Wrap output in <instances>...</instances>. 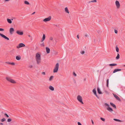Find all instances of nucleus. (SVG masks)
Returning <instances> with one entry per match:
<instances>
[{
    "label": "nucleus",
    "instance_id": "nucleus-10",
    "mask_svg": "<svg viewBox=\"0 0 125 125\" xmlns=\"http://www.w3.org/2000/svg\"><path fill=\"white\" fill-rule=\"evenodd\" d=\"M0 35L3 38L7 39V40H9V38L6 37L5 35L2 34L0 33Z\"/></svg>",
    "mask_w": 125,
    "mask_h": 125
},
{
    "label": "nucleus",
    "instance_id": "nucleus-22",
    "mask_svg": "<svg viewBox=\"0 0 125 125\" xmlns=\"http://www.w3.org/2000/svg\"><path fill=\"white\" fill-rule=\"evenodd\" d=\"M53 77H54V76H51L50 77L49 79V81H51L53 80Z\"/></svg>",
    "mask_w": 125,
    "mask_h": 125
},
{
    "label": "nucleus",
    "instance_id": "nucleus-1",
    "mask_svg": "<svg viewBox=\"0 0 125 125\" xmlns=\"http://www.w3.org/2000/svg\"><path fill=\"white\" fill-rule=\"evenodd\" d=\"M35 60L37 64L39 65L41 62V54L39 53H37L35 55Z\"/></svg>",
    "mask_w": 125,
    "mask_h": 125
},
{
    "label": "nucleus",
    "instance_id": "nucleus-38",
    "mask_svg": "<svg viewBox=\"0 0 125 125\" xmlns=\"http://www.w3.org/2000/svg\"><path fill=\"white\" fill-rule=\"evenodd\" d=\"M42 74L44 75H45L46 74L44 72H42Z\"/></svg>",
    "mask_w": 125,
    "mask_h": 125
},
{
    "label": "nucleus",
    "instance_id": "nucleus-3",
    "mask_svg": "<svg viewBox=\"0 0 125 125\" xmlns=\"http://www.w3.org/2000/svg\"><path fill=\"white\" fill-rule=\"evenodd\" d=\"M6 79L8 81L10 82L11 83L16 84L17 83L15 81L10 77H6Z\"/></svg>",
    "mask_w": 125,
    "mask_h": 125
},
{
    "label": "nucleus",
    "instance_id": "nucleus-25",
    "mask_svg": "<svg viewBox=\"0 0 125 125\" xmlns=\"http://www.w3.org/2000/svg\"><path fill=\"white\" fill-rule=\"evenodd\" d=\"M117 65V64L115 63L111 64H109V65L110 66H115Z\"/></svg>",
    "mask_w": 125,
    "mask_h": 125
},
{
    "label": "nucleus",
    "instance_id": "nucleus-4",
    "mask_svg": "<svg viewBox=\"0 0 125 125\" xmlns=\"http://www.w3.org/2000/svg\"><path fill=\"white\" fill-rule=\"evenodd\" d=\"M104 105L106 107L107 110L109 112H112L113 111V109L109 107V104L106 103H105L104 104Z\"/></svg>",
    "mask_w": 125,
    "mask_h": 125
},
{
    "label": "nucleus",
    "instance_id": "nucleus-34",
    "mask_svg": "<svg viewBox=\"0 0 125 125\" xmlns=\"http://www.w3.org/2000/svg\"><path fill=\"white\" fill-rule=\"evenodd\" d=\"M108 83H109V79H108L107 80V86L108 87Z\"/></svg>",
    "mask_w": 125,
    "mask_h": 125
},
{
    "label": "nucleus",
    "instance_id": "nucleus-32",
    "mask_svg": "<svg viewBox=\"0 0 125 125\" xmlns=\"http://www.w3.org/2000/svg\"><path fill=\"white\" fill-rule=\"evenodd\" d=\"M100 119H101V120H102V121L104 122L105 121V119L102 117H101Z\"/></svg>",
    "mask_w": 125,
    "mask_h": 125
},
{
    "label": "nucleus",
    "instance_id": "nucleus-46",
    "mask_svg": "<svg viewBox=\"0 0 125 125\" xmlns=\"http://www.w3.org/2000/svg\"><path fill=\"white\" fill-rule=\"evenodd\" d=\"M73 75L74 76H76V74H75V73H74V72H73Z\"/></svg>",
    "mask_w": 125,
    "mask_h": 125
},
{
    "label": "nucleus",
    "instance_id": "nucleus-39",
    "mask_svg": "<svg viewBox=\"0 0 125 125\" xmlns=\"http://www.w3.org/2000/svg\"><path fill=\"white\" fill-rule=\"evenodd\" d=\"M29 67L30 68H31L33 67V66L32 65H30Z\"/></svg>",
    "mask_w": 125,
    "mask_h": 125
},
{
    "label": "nucleus",
    "instance_id": "nucleus-19",
    "mask_svg": "<svg viewBox=\"0 0 125 125\" xmlns=\"http://www.w3.org/2000/svg\"><path fill=\"white\" fill-rule=\"evenodd\" d=\"M121 70V69H115L113 72V73H114L118 71H120Z\"/></svg>",
    "mask_w": 125,
    "mask_h": 125
},
{
    "label": "nucleus",
    "instance_id": "nucleus-27",
    "mask_svg": "<svg viewBox=\"0 0 125 125\" xmlns=\"http://www.w3.org/2000/svg\"><path fill=\"white\" fill-rule=\"evenodd\" d=\"M110 104L113 107L115 108H116V106L115 104H114L112 103H110Z\"/></svg>",
    "mask_w": 125,
    "mask_h": 125
},
{
    "label": "nucleus",
    "instance_id": "nucleus-48",
    "mask_svg": "<svg viewBox=\"0 0 125 125\" xmlns=\"http://www.w3.org/2000/svg\"><path fill=\"white\" fill-rule=\"evenodd\" d=\"M77 37L78 39H79V36L78 35H77Z\"/></svg>",
    "mask_w": 125,
    "mask_h": 125
},
{
    "label": "nucleus",
    "instance_id": "nucleus-20",
    "mask_svg": "<svg viewBox=\"0 0 125 125\" xmlns=\"http://www.w3.org/2000/svg\"><path fill=\"white\" fill-rule=\"evenodd\" d=\"M6 63L9 64H11L12 65H14L15 64V63L14 62H6Z\"/></svg>",
    "mask_w": 125,
    "mask_h": 125
},
{
    "label": "nucleus",
    "instance_id": "nucleus-13",
    "mask_svg": "<svg viewBox=\"0 0 125 125\" xmlns=\"http://www.w3.org/2000/svg\"><path fill=\"white\" fill-rule=\"evenodd\" d=\"M64 11L65 12L68 14L69 13V11L68 8L67 7H66L64 8Z\"/></svg>",
    "mask_w": 125,
    "mask_h": 125
},
{
    "label": "nucleus",
    "instance_id": "nucleus-2",
    "mask_svg": "<svg viewBox=\"0 0 125 125\" xmlns=\"http://www.w3.org/2000/svg\"><path fill=\"white\" fill-rule=\"evenodd\" d=\"M59 64L58 63H57L55 65L53 69V72L54 73H57L59 70Z\"/></svg>",
    "mask_w": 125,
    "mask_h": 125
},
{
    "label": "nucleus",
    "instance_id": "nucleus-43",
    "mask_svg": "<svg viewBox=\"0 0 125 125\" xmlns=\"http://www.w3.org/2000/svg\"><path fill=\"white\" fill-rule=\"evenodd\" d=\"M58 53V52H56L54 53V54L55 55H56Z\"/></svg>",
    "mask_w": 125,
    "mask_h": 125
},
{
    "label": "nucleus",
    "instance_id": "nucleus-41",
    "mask_svg": "<svg viewBox=\"0 0 125 125\" xmlns=\"http://www.w3.org/2000/svg\"><path fill=\"white\" fill-rule=\"evenodd\" d=\"M0 31H4V29H3L0 28Z\"/></svg>",
    "mask_w": 125,
    "mask_h": 125
},
{
    "label": "nucleus",
    "instance_id": "nucleus-49",
    "mask_svg": "<svg viewBox=\"0 0 125 125\" xmlns=\"http://www.w3.org/2000/svg\"><path fill=\"white\" fill-rule=\"evenodd\" d=\"M91 121H92V123L93 124H94V122L93 121V120H91Z\"/></svg>",
    "mask_w": 125,
    "mask_h": 125
},
{
    "label": "nucleus",
    "instance_id": "nucleus-12",
    "mask_svg": "<svg viewBox=\"0 0 125 125\" xmlns=\"http://www.w3.org/2000/svg\"><path fill=\"white\" fill-rule=\"evenodd\" d=\"M114 97L117 100L119 101H120V99L119 98L116 94H113Z\"/></svg>",
    "mask_w": 125,
    "mask_h": 125
},
{
    "label": "nucleus",
    "instance_id": "nucleus-53",
    "mask_svg": "<svg viewBox=\"0 0 125 125\" xmlns=\"http://www.w3.org/2000/svg\"><path fill=\"white\" fill-rule=\"evenodd\" d=\"M28 36H29V37H31L30 35H28Z\"/></svg>",
    "mask_w": 125,
    "mask_h": 125
},
{
    "label": "nucleus",
    "instance_id": "nucleus-36",
    "mask_svg": "<svg viewBox=\"0 0 125 125\" xmlns=\"http://www.w3.org/2000/svg\"><path fill=\"white\" fill-rule=\"evenodd\" d=\"M11 121V119H8L7 120L8 122H10Z\"/></svg>",
    "mask_w": 125,
    "mask_h": 125
},
{
    "label": "nucleus",
    "instance_id": "nucleus-24",
    "mask_svg": "<svg viewBox=\"0 0 125 125\" xmlns=\"http://www.w3.org/2000/svg\"><path fill=\"white\" fill-rule=\"evenodd\" d=\"M113 120L115 121H117V122H122V121L119 119H113Z\"/></svg>",
    "mask_w": 125,
    "mask_h": 125
},
{
    "label": "nucleus",
    "instance_id": "nucleus-30",
    "mask_svg": "<svg viewBox=\"0 0 125 125\" xmlns=\"http://www.w3.org/2000/svg\"><path fill=\"white\" fill-rule=\"evenodd\" d=\"M84 36L85 37L88 38L89 37V34L87 33H85V34Z\"/></svg>",
    "mask_w": 125,
    "mask_h": 125
},
{
    "label": "nucleus",
    "instance_id": "nucleus-54",
    "mask_svg": "<svg viewBox=\"0 0 125 125\" xmlns=\"http://www.w3.org/2000/svg\"><path fill=\"white\" fill-rule=\"evenodd\" d=\"M125 66V65L123 66Z\"/></svg>",
    "mask_w": 125,
    "mask_h": 125
},
{
    "label": "nucleus",
    "instance_id": "nucleus-55",
    "mask_svg": "<svg viewBox=\"0 0 125 125\" xmlns=\"http://www.w3.org/2000/svg\"><path fill=\"white\" fill-rule=\"evenodd\" d=\"M11 20H13V19H11Z\"/></svg>",
    "mask_w": 125,
    "mask_h": 125
},
{
    "label": "nucleus",
    "instance_id": "nucleus-29",
    "mask_svg": "<svg viewBox=\"0 0 125 125\" xmlns=\"http://www.w3.org/2000/svg\"><path fill=\"white\" fill-rule=\"evenodd\" d=\"M24 3L25 4L27 5H29L30 4L29 2L27 1H25L24 2Z\"/></svg>",
    "mask_w": 125,
    "mask_h": 125
},
{
    "label": "nucleus",
    "instance_id": "nucleus-21",
    "mask_svg": "<svg viewBox=\"0 0 125 125\" xmlns=\"http://www.w3.org/2000/svg\"><path fill=\"white\" fill-rule=\"evenodd\" d=\"M42 42V43L40 44L41 47H44L45 46L44 43L43 42Z\"/></svg>",
    "mask_w": 125,
    "mask_h": 125
},
{
    "label": "nucleus",
    "instance_id": "nucleus-33",
    "mask_svg": "<svg viewBox=\"0 0 125 125\" xmlns=\"http://www.w3.org/2000/svg\"><path fill=\"white\" fill-rule=\"evenodd\" d=\"M6 120V119L5 118H3L1 119V122H3L5 121Z\"/></svg>",
    "mask_w": 125,
    "mask_h": 125
},
{
    "label": "nucleus",
    "instance_id": "nucleus-45",
    "mask_svg": "<svg viewBox=\"0 0 125 125\" xmlns=\"http://www.w3.org/2000/svg\"><path fill=\"white\" fill-rule=\"evenodd\" d=\"M115 33H117V31L116 30H115Z\"/></svg>",
    "mask_w": 125,
    "mask_h": 125
},
{
    "label": "nucleus",
    "instance_id": "nucleus-47",
    "mask_svg": "<svg viewBox=\"0 0 125 125\" xmlns=\"http://www.w3.org/2000/svg\"><path fill=\"white\" fill-rule=\"evenodd\" d=\"M93 0L94 2H97L96 0Z\"/></svg>",
    "mask_w": 125,
    "mask_h": 125
},
{
    "label": "nucleus",
    "instance_id": "nucleus-26",
    "mask_svg": "<svg viewBox=\"0 0 125 125\" xmlns=\"http://www.w3.org/2000/svg\"><path fill=\"white\" fill-rule=\"evenodd\" d=\"M97 91L98 92V93L99 94H102V92L100 90V89L99 88H97Z\"/></svg>",
    "mask_w": 125,
    "mask_h": 125
},
{
    "label": "nucleus",
    "instance_id": "nucleus-11",
    "mask_svg": "<svg viewBox=\"0 0 125 125\" xmlns=\"http://www.w3.org/2000/svg\"><path fill=\"white\" fill-rule=\"evenodd\" d=\"M14 31V29L13 28H11L10 29L9 32L11 34H12Z\"/></svg>",
    "mask_w": 125,
    "mask_h": 125
},
{
    "label": "nucleus",
    "instance_id": "nucleus-42",
    "mask_svg": "<svg viewBox=\"0 0 125 125\" xmlns=\"http://www.w3.org/2000/svg\"><path fill=\"white\" fill-rule=\"evenodd\" d=\"M4 2H8L10 0H4Z\"/></svg>",
    "mask_w": 125,
    "mask_h": 125
},
{
    "label": "nucleus",
    "instance_id": "nucleus-14",
    "mask_svg": "<svg viewBox=\"0 0 125 125\" xmlns=\"http://www.w3.org/2000/svg\"><path fill=\"white\" fill-rule=\"evenodd\" d=\"M48 88L49 89L52 91H53L54 90V88L51 85H50Z\"/></svg>",
    "mask_w": 125,
    "mask_h": 125
},
{
    "label": "nucleus",
    "instance_id": "nucleus-16",
    "mask_svg": "<svg viewBox=\"0 0 125 125\" xmlns=\"http://www.w3.org/2000/svg\"><path fill=\"white\" fill-rule=\"evenodd\" d=\"M45 34H44L43 35L42 38L41 40V42H42L45 40Z\"/></svg>",
    "mask_w": 125,
    "mask_h": 125
},
{
    "label": "nucleus",
    "instance_id": "nucleus-7",
    "mask_svg": "<svg viewBox=\"0 0 125 125\" xmlns=\"http://www.w3.org/2000/svg\"><path fill=\"white\" fill-rule=\"evenodd\" d=\"M25 45L23 43H19L18 45L16 46V48L17 49H19L22 47H25Z\"/></svg>",
    "mask_w": 125,
    "mask_h": 125
},
{
    "label": "nucleus",
    "instance_id": "nucleus-31",
    "mask_svg": "<svg viewBox=\"0 0 125 125\" xmlns=\"http://www.w3.org/2000/svg\"><path fill=\"white\" fill-rule=\"evenodd\" d=\"M116 51L117 52H119V48L117 46H116L115 47Z\"/></svg>",
    "mask_w": 125,
    "mask_h": 125
},
{
    "label": "nucleus",
    "instance_id": "nucleus-44",
    "mask_svg": "<svg viewBox=\"0 0 125 125\" xmlns=\"http://www.w3.org/2000/svg\"><path fill=\"white\" fill-rule=\"evenodd\" d=\"M77 123L78 125H82L80 122H78Z\"/></svg>",
    "mask_w": 125,
    "mask_h": 125
},
{
    "label": "nucleus",
    "instance_id": "nucleus-51",
    "mask_svg": "<svg viewBox=\"0 0 125 125\" xmlns=\"http://www.w3.org/2000/svg\"><path fill=\"white\" fill-rule=\"evenodd\" d=\"M90 2H94L93 0H92Z\"/></svg>",
    "mask_w": 125,
    "mask_h": 125
},
{
    "label": "nucleus",
    "instance_id": "nucleus-5",
    "mask_svg": "<svg viewBox=\"0 0 125 125\" xmlns=\"http://www.w3.org/2000/svg\"><path fill=\"white\" fill-rule=\"evenodd\" d=\"M77 99L82 104H83V99L82 97L80 95H78L77 97Z\"/></svg>",
    "mask_w": 125,
    "mask_h": 125
},
{
    "label": "nucleus",
    "instance_id": "nucleus-8",
    "mask_svg": "<svg viewBox=\"0 0 125 125\" xmlns=\"http://www.w3.org/2000/svg\"><path fill=\"white\" fill-rule=\"evenodd\" d=\"M51 19V17L49 16L47 18H45L43 20V21L44 22H46L49 21H50Z\"/></svg>",
    "mask_w": 125,
    "mask_h": 125
},
{
    "label": "nucleus",
    "instance_id": "nucleus-9",
    "mask_svg": "<svg viewBox=\"0 0 125 125\" xmlns=\"http://www.w3.org/2000/svg\"><path fill=\"white\" fill-rule=\"evenodd\" d=\"M17 34L19 35H22L23 34V32L22 31H20L18 30L16 31Z\"/></svg>",
    "mask_w": 125,
    "mask_h": 125
},
{
    "label": "nucleus",
    "instance_id": "nucleus-28",
    "mask_svg": "<svg viewBox=\"0 0 125 125\" xmlns=\"http://www.w3.org/2000/svg\"><path fill=\"white\" fill-rule=\"evenodd\" d=\"M120 58V55L119 53H117V55L116 57V58L117 59H119Z\"/></svg>",
    "mask_w": 125,
    "mask_h": 125
},
{
    "label": "nucleus",
    "instance_id": "nucleus-15",
    "mask_svg": "<svg viewBox=\"0 0 125 125\" xmlns=\"http://www.w3.org/2000/svg\"><path fill=\"white\" fill-rule=\"evenodd\" d=\"M93 92L94 93V95L96 96L98 98V96L96 93V91L95 89H93Z\"/></svg>",
    "mask_w": 125,
    "mask_h": 125
},
{
    "label": "nucleus",
    "instance_id": "nucleus-52",
    "mask_svg": "<svg viewBox=\"0 0 125 125\" xmlns=\"http://www.w3.org/2000/svg\"><path fill=\"white\" fill-rule=\"evenodd\" d=\"M0 125H3V124L2 123H0Z\"/></svg>",
    "mask_w": 125,
    "mask_h": 125
},
{
    "label": "nucleus",
    "instance_id": "nucleus-18",
    "mask_svg": "<svg viewBox=\"0 0 125 125\" xmlns=\"http://www.w3.org/2000/svg\"><path fill=\"white\" fill-rule=\"evenodd\" d=\"M16 58V59L18 60H20L21 59V57L20 55L17 56Z\"/></svg>",
    "mask_w": 125,
    "mask_h": 125
},
{
    "label": "nucleus",
    "instance_id": "nucleus-23",
    "mask_svg": "<svg viewBox=\"0 0 125 125\" xmlns=\"http://www.w3.org/2000/svg\"><path fill=\"white\" fill-rule=\"evenodd\" d=\"M7 21L9 23L11 24L12 23V21L10 19H7Z\"/></svg>",
    "mask_w": 125,
    "mask_h": 125
},
{
    "label": "nucleus",
    "instance_id": "nucleus-37",
    "mask_svg": "<svg viewBox=\"0 0 125 125\" xmlns=\"http://www.w3.org/2000/svg\"><path fill=\"white\" fill-rule=\"evenodd\" d=\"M49 39L50 40L52 41L53 40V38L52 37H50Z\"/></svg>",
    "mask_w": 125,
    "mask_h": 125
},
{
    "label": "nucleus",
    "instance_id": "nucleus-17",
    "mask_svg": "<svg viewBox=\"0 0 125 125\" xmlns=\"http://www.w3.org/2000/svg\"><path fill=\"white\" fill-rule=\"evenodd\" d=\"M46 51L47 53H49L50 52V49L48 47H46Z\"/></svg>",
    "mask_w": 125,
    "mask_h": 125
},
{
    "label": "nucleus",
    "instance_id": "nucleus-6",
    "mask_svg": "<svg viewBox=\"0 0 125 125\" xmlns=\"http://www.w3.org/2000/svg\"><path fill=\"white\" fill-rule=\"evenodd\" d=\"M115 4L116 9H118L120 8V5L118 1L116 0L115 2Z\"/></svg>",
    "mask_w": 125,
    "mask_h": 125
},
{
    "label": "nucleus",
    "instance_id": "nucleus-35",
    "mask_svg": "<svg viewBox=\"0 0 125 125\" xmlns=\"http://www.w3.org/2000/svg\"><path fill=\"white\" fill-rule=\"evenodd\" d=\"M80 53L82 54H83L85 53V52L84 51H81Z\"/></svg>",
    "mask_w": 125,
    "mask_h": 125
},
{
    "label": "nucleus",
    "instance_id": "nucleus-50",
    "mask_svg": "<svg viewBox=\"0 0 125 125\" xmlns=\"http://www.w3.org/2000/svg\"><path fill=\"white\" fill-rule=\"evenodd\" d=\"M35 13V12H33L32 14V15H33Z\"/></svg>",
    "mask_w": 125,
    "mask_h": 125
},
{
    "label": "nucleus",
    "instance_id": "nucleus-40",
    "mask_svg": "<svg viewBox=\"0 0 125 125\" xmlns=\"http://www.w3.org/2000/svg\"><path fill=\"white\" fill-rule=\"evenodd\" d=\"M5 115L7 117H9V115L6 114H5Z\"/></svg>",
    "mask_w": 125,
    "mask_h": 125
}]
</instances>
